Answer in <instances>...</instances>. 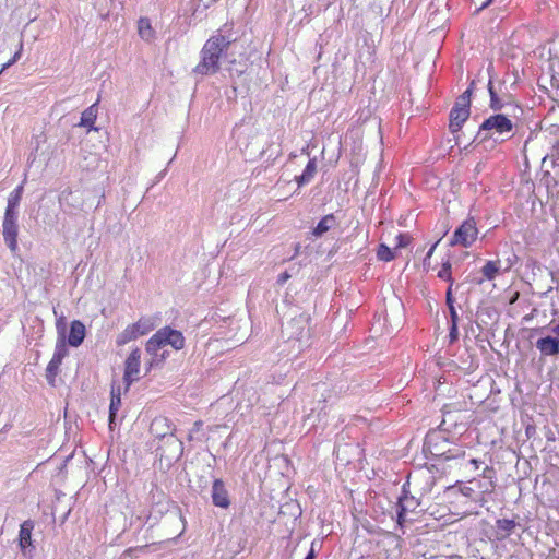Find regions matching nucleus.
Here are the masks:
<instances>
[{
  "label": "nucleus",
  "mask_w": 559,
  "mask_h": 559,
  "mask_svg": "<svg viewBox=\"0 0 559 559\" xmlns=\"http://www.w3.org/2000/svg\"><path fill=\"white\" fill-rule=\"evenodd\" d=\"M236 38L230 35H214L210 37L201 50V61L193 69V72L201 75H209L218 72L222 57L228 59V49Z\"/></svg>",
  "instance_id": "f257e3e1"
},
{
  "label": "nucleus",
  "mask_w": 559,
  "mask_h": 559,
  "mask_svg": "<svg viewBox=\"0 0 559 559\" xmlns=\"http://www.w3.org/2000/svg\"><path fill=\"white\" fill-rule=\"evenodd\" d=\"M514 128L513 122L503 114H495L486 118L479 126L472 143L478 144L488 142L502 143L511 136L503 138L504 134L511 133Z\"/></svg>",
  "instance_id": "f03ea898"
},
{
  "label": "nucleus",
  "mask_w": 559,
  "mask_h": 559,
  "mask_svg": "<svg viewBox=\"0 0 559 559\" xmlns=\"http://www.w3.org/2000/svg\"><path fill=\"white\" fill-rule=\"evenodd\" d=\"M426 510V502L417 495L412 493L409 484L404 483L402 492L396 502V523L403 527L406 522L416 520V515Z\"/></svg>",
  "instance_id": "7ed1b4c3"
},
{
  "label": "nucleus",
  "mask_w": 559,
  "mask_h": 559,
  "mask_svg": "<svg viewBox=\"0 0 559 559\" xmlns=\"http://www.w3.org/2000/svg\"><path fill=\"white\" fill-rule=\"evenodd\" d=\"M185 336L180 331L170 326H164L159 329L146 342L145 349L152 356L148 368L154 366V362L157 360L158 352L163 347L170 345L174 349L179 350L185 347Z\"/></svg>",
  "instance_id": "20e7f679"
},
{
  "label": "nucleus",
  "mask_w": 559,
  "mask_h": 559,
  "mask_svg": "<svg viewBox=\"0 0 559 559\" xmlns=\"http://www.w3.org/2000/svg\"><path fill=\"white\" fill-rule=\"evenodd\" d=\"M448 444L449 438L445 437L442 431L430 430L425 437L423 451L426 456L442 457L445 461L465 456L464 451L455 450V452H453L448 448Z\"/></svg>",
  "instance_id": "39448f33"
},
{
  "label": "nucleus",
  "mask_w": 559,
  "mask_h": 559,
  "mask_svg": "<svg viewBox=\"0 0 559 559\" xmlns=\"http://www.w3.org/2000/svg\"><path fill=\"white\" fill-rule=\"evenodd\" d=\"M310 316L300 313L292 317L287 322L282 324V334L288 341L295 340L300 345L307 344L310 338L309 328Z\"/></svg>",
  "instance_id": "423d86ee"
},
{
  "label": "nucleus",
  "mask_w": 559,
  "mask_h": 559,
  "mask_svg": "<svg viewBox=\"0 0 559 559\" xmlns=\"http://www.w3.org/2000/svg\"><path fill=\"white\" fill-rule=\"evenodd\" d=\"M160 468L169 469L183 454V443L176 436H168L156 448Z\"/></svg>",
  "instance_id": "0eeeda50"
},
{
  "label": "nucleus",
  "mask_w": 559,
  "mask_h": 559,
  "mask_svg": "<svg viewBox=\"0 0 559 559\" xmlns=\"http://www.w3.org/2000/svg\"><path fill=\"white\" fill-rule=\"evenodd\" d=\"M154 329V323L150 318H141L138 322L128 325L121 333L117 335L116 344L123 346L127 343L147 334Z\"/></svg>",
  "instance_id": "6e6552de"
},
{
  "label": "nucleus",
  "mask_w": 559,
  "mask_h": 559,
  "mask_svg": "<svg viewBox=\"0 0 559 559\" xmlns=\"http://www.w3.org/2000/svg\"><path fill=\"white\" fill-rule=\"evenodd\" d=\"M478 229L474 217L465 219L454 231L449 245L468 248L477 238Z\"/></svg>",
  "instance_id": "1a4fd4ad"
},
{
  "label": "nucleus",
  "mask_w": 559,
  "mask_h": 559,
  "mask_svg": "<svg viewBox=\"0 0 559 559\" xmlns=\"http://www.w3.org/2000/svg\"><path fill=\"white\" fill-rule=\"evenodd\" d=\"M405 483L409 484L412 493L419 496L425 501V498L431 493L436 485V477L431 472L426 471L414 476L409 475Z\"/></svg>",
  "instance_id": "9d476101"
},
{
  "label": "nucleus",
  "mask_w": 559,
  "mask_h": 559,
  "mask_svg": "<svg viewBox=\"0 0 559 559\" xmlns=\"http://www.w3.org/2000/svg\"><path fill=\"white\" fill-rule=\"evenodd\" d=\"M378 559H399L401 555L400 539L392 533H386L377 542Z\"/></svg>",
  "instance_id": "9b49d317"
},
{
  "label": "nucleus",
  "mask_w": 559,
  "mask_h": 559,
  "mask_svg": "<svg viewBox=\"0 0 559 559\" xmlns=\"http://www.w3.org/2000/svg\"><path fill=\"white\" fill-rule=\"evenodd\" d=\"M141 364V349L134 348L124 361L123 382L126 384V391L129 390L130 385L138 380Z\"/></svg>",
  "instance_id": "f8f14e48"
},
{
  "label": "nucleus",
  "mask_w": 559,
  "mask_h": 559,
  "mask_svg": "<svg viewBox=\"0 0 559 559\" xmlns=\"http://www.w3.org/2000/svg\"><path fill=\"white\" fill-rule=\"evenodd\" d=\"M2 234L4 240L12 252L16 250V236H17V226H16V214H12L10 210H5L4 219L2 223Z\"/></svg>",
  "instance_id": "ddd939ff"
},
{
  "label": "nucleus",
  "mask_w": 559,
  "mask_h": 559,
  "mask_svg": "<svg viewBox=\"0 0 559 559\" xmlns=\"http://www.w3.org/2000/svg\"><path fill=\"white\" fill-rule=\"evenodd\" d=\"M176 427L167 417H156L152 420L150 426V432L164 442V439L168 436H175Z\"/></svg>",
  "instance_id": "4468645a"
},
{
  "label": "nucleus",
  "mask_w": 559,
  "mask_h": 559,
  "mask_svg": "<svg viewBox=\"0 0 559 559\" xmlns=\"http://www.w3.org/2000/svg\"><path fill=\"white\" fill-rule=\"evenodd\" d=\"M211 498L215 507L227 509L230 506L229 495L222 479H214Z\"/></svg>",
  "instance_id": "2eb2a0df"
},
{
  "label": "nucleus",
  "mask_w": 559,
  "mask_h": 559,
  "mask_svg": "<svg viewBox=\"0 0 559 559\" xmlns=\"http://www.w3.org/2000/svg\"><path fill=\"white\" fill-rule=\"evenodd\" d=\"M469 115H471V109L461 108L459 106H453L452 109L450 110V115H449L450 132L452 134L457 133L462 129L464 122L469 118Z\"/></svg>",
  "instance_id": "dca6fc26"
},
{
  "label": "nucleus",
  "mask_w": 559,
  "mask_h": 559,
  "mask_svg": "<svg viewBox=\"0 0 559 559\" xmlns=\"http://www.w3.org/2000/svg\"><path fill=\"white\" fill-rule=\"evenodd\" d=\"M86 336V328L84 323L80 320H73L70 323V330L68 336H66V342L71 347H79Z\"/></svg>",
  "instance_id": "f3484780"
},
{
  "label": "nucleus",
  "mask_w": 559,
  "mask_h": 559,
  "mask_svg": "<svg viewBox=\"0 0 559 559\" xmlns=\"http://www.w3.org/2000/svg\"><path fill=\"white\" fill-rule=\"evenodd\" d=\"M34 528V523L31 520L24 521L21 525L20 530V536H19V544L24 552L26 555L28 552V556L32 557V532Z\"/></svg>",
  "instance_id": "a211bd4d"
},
{
  "label": "nucleus",
  "mask_w": 559,
  "mask_h": 559,
  "mask_svg": "<svg viewBox=\"0 0 559 559\" xmlns=\"http://www.w3.org/2000/svg\"><path fill=\"white\" fill-rule=\"evenodd\" d=\"M520 524L514 519H498L496 521L495 539L504 540Z\"/></svg>",
  "instance_id": "6ab92c4d"
},
{
  "label": "nucleus",
  "mask_w": 559,
  "mask_h": 559,
  "mask_svg": "<svg viewBox=\"0 0 559 559\" xmlns=\"http://www.w3.org/2000/svg\"><path fill=\"white\" fill-rule=\"evenodd\" d=\"M536 347L544 355L556 356L559 354V340L554 336L540 337L536 342Z\"/></svg>",
  "instance_id": "aec40b11"
},
{
  "label": "nucleus",
  "mask_w": 559,
  "mask_h": 559,
  "mask_svg": "<svg viewBox=\"0 0 559 559\" xmlns=\"http://www.w3.org/2000/svg\"><path fill=\"white\" fill-rule=\"evenodd\" d=\"M337 225L334 214L324 215L319 223L312 228L311 235L319 238Z\"/></svg>",
  "instance_id": "412c9836"
},
{
  "label": "nucleus",
  "mask_w": 559,
  "mask_h": 559,
  "mask_svg": "<svg viewBox=\"0 0 559 559\" xmlns=\"http://www.w3.org/2000/svg\"><path fill=\"white\" fill-rule=\"evenodd\" d=\"M449 405H444L442 408L443 419L439 425V430L442 432H451L452 430L457 429V415L450 409H448Z\"/></svg>",
  "instance_id": "4be33fe9"
},
{
  "label": "nucleus",
  "mask_w": 559,
  "mask_h": 559,
  "mask_svg": "<svg viewBox=\"0 0 559 559\" xmlns=\"http://www.w3.org/2000/svg\"><path fill=\"white\" fill-rule=\"evenodd\" d=\"M57 329H58L59 338L56 344V349H55L52 358H55L56 360L62 361L63 358L68 355V348H67L68 343L66 342V328L64 326L61 328L60 323H58Z\"/></svg>",
  "instance_id": "5701e85b"
},
{
  "label": "nucleus",
  "mask_w": 559,
  "mask_h": 559,
  "mask_svg": "<svg viewBox=\"0 0 559 559\" xmlns=\"http://www.w3.org/2000/svg\"><path fill=\"white\" fill-rule=\"evenodd\" d=\"M459 368L465 373H472L475 371L478 368V360L475 354H472L466 349L465 354L460 357Z\"/></svg>",
  "instance_id": "b1692460"
},
{
  "label": "nucleus",
  "mask_w": 559,
  "mask_h": 559,
  "mask_svg": "<svg viewBox=\"0 0 559 559\" xmlns=\"http://www.w3.org/2000/svg\"><path fill=\"white\" fill-rule=\"evenodd\" d=\"M492 64L490 63L489 67H488V73H489V82H488V92H489V96H490V103H489V107L495 110V111H499L503 108L504 104L502 103V100L500 99L498 93L496 92V90L493 88V85H492V76H491V70H492Z\"/></svg>",
  "instance_id": "393cba45"
},
{
  "label": "nucleus",
  "mask_w": 559,
  "mask_h": 559,
  "mask_svg": "<svg viewBox=\"0 0 559 559\" xmlns=\"http://www.w3.org/2000/svg\"><path fill=\"white\" fill-rule=\"evenodd\" d=\"M317 173V162L316 158H312L308 162L306 165V168L304 169L302 174L300 176L296 177V181L299 187L307 185L311 181V179L314 177V174Z\"/></svg>",
  "instance_id": "a878e982"
},
{
  "label": "nucleus",
  "mask_w": 559,
  "mask_h": 559,
  "mask_svg": "<svg viewBox=\"0 0 559 559\" xmlns=\"http://www.w3.org/2000/svg\"><path fill=\"white\" fill-rule=\"evenodd\" d=\"M96 118H97V104H93L82 112L80 126L92 128Z\"/></svg>",
  "instance_id": "bb28decb"
},
{
  "label": "nucleus",
  "mask_w": 559,
  "mask_h": 559,
  "mask_svg": "<svg viewBox=\"0 0 559 559\" xmlns=\"http://www.w3.org/2000/svg\"><path fill=\"white\" fill-rule=\"evenodd\" d=\"M138 29L139 35L144 40H150L153 38L154 31L151 25V21L147 17H140L138 21Z\"/></svg>",
  "instance_id": "cd10ccee"
},
{
  "label": "nucleus",
  "mask_w": 559,
  "mask_h": 559,
  "mask_svg": "<svg viewBox=\"0 0 559 559\" xmlns=\"http://www.w3.org/2000/svg\"><path fill=\"white\" fill-rule=\"evenodd\" d=\"M500 271V261H488L483 267L481 273L485 278L491 281L495 280Z\"/></svg>",
  "instance_id": "c85d7f7f"
},
{
  "label": "nucleus",
  "mask_w": 559,
  "mask_h": 559,
  "mask_svg": "<svg viewBox=\"0 0 559 559\" xmlns=\"http://www.w3.org/2000/svg\"><path fill=\"white\" fill-rule=\"evenodd\" d=\"M62 361L51 358L46 369V379L51 386H55L56 377L59 372V368Z\"/></svg>",
  "instance_id": "c756f323"
},
{
  "label": "nucleus",
  "mask_w": 559,
  "mask_h": 559,
  "mask_svg": "<svg viewBox=\"0 0 559 559\" xmlns=\"http://www.w3.org/2000/svg\"><path fill=\"white\" fill-rule=\"evenodd\" d=\"M228 60V71L230 72V75L236 74L237 76H240L247 71L248 64L247 60L242 59L237 61L236 59H227Z\"/></svg>",
  "instance_id": "7c9ffc66"
},
{
  "label": "nucleus",
  "mask_w": 559,
  "mask_h": 559,
  "mask_svg": "<svg viewBox=\"0 0 559 559\" xmlns=\"http://www.w3.org/2000/svg\"><path fill=\"white\" fill-rule=\"evenodd\" d=\"M21 191H22V187H17L13 192H11V194L9 195V199H8V206H7V210H10V212L12 214H16V206L19 205L20 203V199H21Z\"/></svg>",
  "instance_id": "2f4dec72"
},
{
  "label": "nucleus",
  "mask_w": 559,
  "mask_h": 559,
  "mask_svg": "<svg viewBox=\"0 0 559 559\" xmlns=\"http://www.w3.org/2000/svg\"><path fill=\"white\" fill-rule=\"evenodd\" d=\"M378 259L381 261H392L395 255L393 250L384 243H380L377 251Z\"/></svg>",
  "instance_id": "473e14b6"
},
{
  "label": "nucleus",
  "mask_w": 559,
  "mask_h": 559,
  "mask_svg": "<svg viewBox=\"0 0 559 559\" xmlns=\"http://www.w3.org/2000/svg\"><path fill=\"white\" fill-rule=\"evenodd\" d=\"M438 277L444 280L445 282L454 283V278L452 277V264L450 260H447L442 263L441 270L438 272Z\"/></svg>",
  "instance_id": "72a5a7b5"
},
{
  "label": "nucleus",
  "mask_w": 559,
  "mask_h": 559,
  "mask_svg": "<svg viewBox=\"0 0 559 559\" xmlns=\"http://www.w3.org/2000/svg\"><path fill=\"white\" fill-rule=\"evenodd\" d=\"M280 513H282V514L289 513L293 518H297L301 514V509H300L299 504L292 501V502H287L284 506H282Z\"/></svg>",
  "instance_id": "f704fd0d"
},
{
  "label": "nucleus",
  "mask_w": 559,
  "mask_h": 559,
  "mask_svg": "<svg viewBox=\"0 0 559 559\" xmlns=\"http://www.w3.org/2000/svg\"><path fill=\"white\" fill-rule=\"evenodd\" d=\"M121 406V392L120 386H117V394H112L110 399L109 411L112 416H117V413Z\"/></svg>",
  "instance_id": "c9c22d12"
},
{
  "label": "nucleus",
  "mask_w": 559,
  "mask_h": 559,
  "mask_svg": "<svg viewBox=\"0 0 559 559\" xmlns=\"http://www.w3.org/2000/svg\"><path fill=\"white\" fill-rule=\"evenodd\" d=\"M40 462L37 463V467H39L41 464L44 463H51L56 460L55 457V447H52L51 449H47L45 448V453H43V455H40Z\"/></svg>",
  "instance_id": "e433bc0d"
},
{
  "label": "nucleus",
  "mask_w": 559,
  "mask_h": 559,
  "mask_svg": "<svg viewBox=\"0 0 559 559\" xmlns=\"http://www.w3.org/2000/svg\"><path fill=\"white\" fill-rule=\"evenodd\" d=\"M456 489L465 497H472L475 493L474 489H472L471 487L466 486L463 483H459L455 486L449 488V490Z\"/></svg>",
  "instance_id": "4c0bfd02"
},
{
  "label": "nucleus",
  "mask_w": 559,
  "mask_h": 559,
  "mask_svg": "<svg viewBox=\"0 0 559 559\" xmlns=\"http://www.w3.org/2000/svg\"><path fill=\"white\" fill-rule=\"evenodd\" d=\"M412 237L408 234H400L396 236V248H405L409 245Z\"/></svg>",
  "instance_id": "58836bf2"
},
{
  "label": "nucleus",
  "mask_w": 559,
  "mask_h": 559,
  "mask_svg": "<svg viewBox=\"0 0 559 559\" xmlns=\"http://www.w3.org/2000/svg\"><path fill=\"white\" fill-rule=\"evenodd\" d=\"M459 340V325H450L449 328V342L455 343Z\"/></svg>",
  "instance_id": "ea45409f"
},
{
  "label": "nucleus",
  "mask_w": 559,
  "mask_h": 559,
  "mask_svg": "<svg viewBox=\"0 0 559 559\" xmlns=\"http://www.w3.org/2000/svg\"><path fill=\"white\" fill-rule=\"evenodd\" d=\"M445 305L448 309H450L451 307H455V297L453 295V290L451 289V287H448L445 292Z\"/></svg>",
  "instance_id": "a19ab883"
},
{
  "label": "nucleus",
  "mask_w": 559,
  "mask_h": 559,
  "mask_svg": "<svg viewBox=\"0 0 559 559\" xmlns=\"http://www.w3.org/2000/svg\"><path fill=\"white\" fill-rule=\"evenodd\" d=\"M449 310L450 325H459L460 317L456 307H451Z\"/></svg>",
  "instance_id": "79ce46f5"
},
{
  "label": "nucleus",
  "mask_w": 559,
  "mask_h": 559,
  "mask_svg": "<svg viewBox=\"0 0 559 559\" xmlns=\"http://www.w3.org/2000/svg\"><path fill=\"white\" fill-rule=\"evenodd\" d=\"M454 106H459L461 108L471 109V100L466 99L462 94L456 98Z\"/></svg>",
  "instance_id": "37998d69"
},
{
  "label": "nucleus",
  "mask_w": 559,
  "mask_h": 559,
  "mask_svg": "<svg viewBox=\"0 0 559 559\" xmlns=\"http://www.w3.org/2000/svg\"><path fill=\"white\" fill-rule=\"evenodd\" d=\"M20 55H21V49L19 51H16L13 56V58L11 60H9L8 62H5L1 70H0V74L7 69L9 68L12 63H14L19 58H20Z\"/></svg>",
  "instance_id": "c03bdc74"
},
{
  "label": "nucleus",
  "mask_w": 559,
  "mask_h": 559,
  "mask_svg": "<svg viewBox=\"0 0 559 559\" xmlns=\"http://www.w3.org/2000/svg\"><path fill=\"white\" fill-rule=\"evenodd\" d=\"M292 277V275L289 274L288 271H285L283 273L280 274L278 278H277V284L278 285H283L284 283H286V281H288L289 278Z\"/></svg>",
  "instance_id": "a18cd8bd"
},
{
  "label": "nucleus",
  "mask_w": 559,
  "mask_h": 559,
  "mask_svg": "<svg viewBox=\"0 0 559 559\" xmlns=\"http://www.w3.org/2000/svg\"><path fill=\"white\" fill-rule=\"evenodd\" d=\"M146 546H139V547H130L127 550H124L123 555L131 557L134 552L143 550Z\"/></svg>",
  "instance_id": "49530a36"
},
{
  "label": "nucleus",
  "mask_w": 559,
  "mask_h": 559,
  "mask_svg": "<svg viewBox=\"0 0 559 559\" xmlns=\"http://www.w3.org/2000/svg\"><path fill=\"white\" fill-rule=\"evenodd\" d=\"M441 241V238L438 239L432 246L431 248L429 249V251L427 252L425 259H424V264H426L427 260L431 258L436 247L439 245V242Z\"/></svg>",
  "instance_id": "de8ad7c7"
},
{
  "label": "nucleus",
  "mask_w": 559,
  "mask_h": 559,
  "mask_svg": "<svg viewBox=\"0 0 559 559\" xmlns=\"http://www.w3.org/2000/svg\"><path fill=\"white\" fill-rule=\"evenodd\" d=\"M267 151H271L269 154V158H271L273 155H275L273 160H275L276 157L281 155V150L277 146L276 147L270 146Z\"/></svg>",
  "instance_id": "09e8293b"
},
{
  "label": "nucleus",
  "mask_w": 559,
  "mask_h": 559,
  "mask_svg": "<svg viewBox=\"0 0 559 559\" xmlns=\"http://www.w3.org/2000/svg\"><path fill=\"white\" fill-rule=\"evenodd\" d=\"M169 355L168 350H163L160 354L158 353L157 360L154 362V365H158L159 362H163Z\"/></svg>",
  "instance_id": "8fccbe9b"
},
{
  "label": "nucleus",
  "mask_w": 559,
  "mask_h": 559,
  "mask_svg": "<svg viewBox=\"0 0 559 559\" xmlns=\"http://www.w3.org/2000/svg\"><path fill=\"white\" fill-rule=\"evenodd\" d=\"M199 487L201 489H204L207 487V479L205 477H200L199 479Z\"/></svg>",
  "instance_id": "3c124183"
},
{
  "label": "nucleus",
  "mask_w": 559,
  "mask_h": 559,
  "mask_svg": "<svg viewBox=\"0 0 559 559\" xmlns=\"http://www.w3.org/2000/svg\"><path fill=\"white\" fill-rule=\"evenodd\" d=\"M116 417H117V416H112V415L109 413L108 420H109V428H110L111 430L114 429V426L116 425Z\"/></svg>",
  "instance_id": "603ef678"
},
{
  "label": "nucleus",
  "mask_w": 559,
  "mask_h": 559,
  "mask_svg": "<svg viewBox=\"0 0 559 559\" xmlns=\"http://www.w3.org/2000/svg\"><path fill=\"white\" fill-rule=\"evenodd\" d=\"M316 551L313 549V547H311V549L308 551L307 556L305 557V559H316Z\"/></svg>",
  "instance_id": "864d4df0"
},
{
  "label": "nucleus",
  "mask_w": 559,
  "mask_h": 559,
  "mask_svg": "<svg viewBox=\"0 0 559 559\" xmlns=\"http://www.w3.org/2000/svg\"><path fill=\"white\" fill-rule=\"evenodd\" d=\"M492 2H493V0H485V1H483L481 5L479 7V9L477 11H480V10H484V9L488 8Z\"/></svg>",
  "instance_id": "5fc2aeb1"
},
{
  "label": "nucleus",
  "mask_w": 559,
  "mask_h": 559,
  "mask_svg": "<svg viewBox=\"0 0 559 559\" xmlns=\"http://www.w3.org/2000/svg\"><path fill=\"white\" fill-rule=\"evenodd\" d=\"M491 473H493V468H492V467H488V466H487V467L484 469V472H483V476H484V477H486V478H488V477H490V474H491Z\"/></svg>",
  "instance_id": "6e6d98bb"
},
{
  "label": "nucleus",
  "mask_w": 559,
  "mask_h": 559,
  "mask_svg": "<svg viewBox=\"0 0 559 559\" xmlns=\"http://www.w3.org/2000/svg\"><path fill=\"white\" fill-rule=\"evenodd\" d=\"M472 94H473L472 88H467L464 93H462V95H463L466 99H469V100H471Z\"/></svg>",
  "instance_id": "4d7b16f0"
},
{
  "label": "nucleus",
  "mask_w": 559,
  "mask_h": 559,
  "mask_svg": "<svg viewBox=\"0 0 559 559\" xmlns=\"http://www.w3.org/2000/svg\"><path fill=\"white\" fill-rule=\"evenodd\" d=\"M469 464L474 465L476 469H478L479 467V463H481L480 461L476 460V459H471L468 461Z\"/></svg>",
  "instance_id": "13d9d810"
},
{
  "label": "nucleus",
  "mask_w": 559,
  "mask_h": 559,
  "mask_svg": "<svg viewBox=\"0 0 559 559\" xmlns=\"http://www.w3.org/2000/svg\"><path fill=\"white\" fill-rule=\"evenodd\" d=\"M551 331L559 336V323L555 325Z\"/></svg>",
  "instance_id": "bf43d9fd"
},
{
  "label": "nucleus",
  "mask_w": 559,
  "mask_h": 559,
  "mask_svg": "<svg viewBox=\"0 0 559 559\" xmlns=\"http://www.w3.org/2000/svg\"><path fill=\"white\" fill-rule=\"evenodd\" d=\"M325 415H326V413H325V412H323V409H322V411H320V412L318 413V415H317V416H318L319 420H321V417H322V416H325Z\"/></svg>",
  "instance_id": "052dcab7"
},
{
  "label": "nucleus",
  "mask_w": 559,
  "mask_h": 559,
  "mask_svg": "<svg viewBox=\"0 0 559 559\" xmlns=\"http://www.w3.org/2000/svg\"><path fill=\"white\" fill-rule=\"evenodd\" d=\"M300 250V243H296L295 246V254H298Z\"/></svg>",
  "instance_id": "680f3d73"
},
{
  "label": "nucleus",
  "mask_w": 559,
  "mask_h": 559,
  "mask_svg": "<svg viewBox=\"0 0 559 559\" xmlns=\"http://www.w3.org/2000/svg\"><path fill=\"white\" fill-rule=\"evenodd\" d=\"M112 394H117V386H115L114 384L111 386L110 395L112 396Z\"/></svg>",
  "instance_id": "e2e57ef3"
},
{
  "label": "nucleus",
  "mask_w": 559,
  "mask_h": 559,
  "mask_svg": "<svg viewBox=\"0 0 559 559\" xmlns=\"http://www.w3.org/2000/svg\"><path fill=\"white\" fill-rule=\"evenodd\" d=\"M475 87V80H473L467 88H472L474 91Z\"/></svg>",
  "instance_id": "0e129e2a"
},
{
  "label": "nucleus",
  "mask_w": 559,
  "mask_h": 559,
  "mask_svg": "<svg viewBox=\"0 0 559 559\" xmlns=\"http://www.w3.org/2000/svg\"><path fill=\"white\" fill-rule=\"evenodd\" d=\"M230 551H231V552H234V554H236L238 550H237V549H235V546H231V547H230Z\"/></svg>",
  "instance_id": "69168bd1"
},
{
  "label": "nucleus",
  "mask_w": 559,
  "mask_h": 559,
  "mask_svg": "<svg viewBox=\"0 0 559 559\" xmlns=\"http://www.w3.org/2000/svg\"><path fill=\"white\" fill-rule=\"evenodd\" d=\"M449 283V286L448 287H451V289L453 290V285L454 283H451V282H448Z\"/></svg>",
  "instance_id": "338daca9"
},
{
  "label": "nucleus",
  "mask_w": 559,
  "mask_h": 559,
  "mask_svg": "<svg viewBox=\"0 0 559 559\" xmlns=\"http://www.w3.org/2000/svg\"><path fill=\"white\" fill-rule=\"evenodd\" d=\"M312 416H313V414H312V413H311V414H309V415H308V417H307V419H311V418H312Z\"/></svg>",
  "instance_id": "774afa93"
}]
</instances>
